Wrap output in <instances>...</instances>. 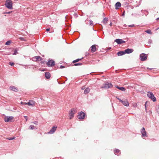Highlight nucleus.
I'll return each instance as SVG.
<instances>
[{
	"mask_svg": "<svg viewBox=\"0 0 159 159\" xmlns=\"http://www.w3.org/2000/svg\"><path fill=\"white\" fill-rule=\"evenodd\" d=\"M12 2L10 0H7L6 1L5 4V6L6 7L9 9H12Z\"/></svg>",
	"mask_w": 159,
	"mask_h": 159,
	"instance_id": "nucleus-1",
	"label": "nucleus"
},
{
	"mask_svg": "<svg viewBox=\"0 0 159 159\" xmlns=\"http://www.w3.org/2000/svg\"><path fill=\"white\" fill-rule=\"evenodd\" d=\"M112 85L111 83L106 82L101 87L102 88L109 89L112 87Z\"/></svg>",
	"mask_w": 159,
	"mask_h": 159,
	"instance_id": "nucleus-2",
	"label": "nucleus"
},
{
	"mask_svg": "<svg viewBox=\"0 0 159 159\" xmlns=\"http://www.w3.org/2000/svg\"><path fill=\"white\" fill-rule=\"evenodd\" d=\"M76 111L75 108L71 109L69 113L70 119H71L74 116V114L76 112Z\"/></svg>",
	"mask_w": 159,
	"mask_h": 159,
	"instance_id": "nucleus-3",
	"label": "nucleus"
},
{
	"mask_svg": "<svg viewBox=\"0 0 159 159\" xmlns=\"http://www.w3.org/2000/svg\"><path fill=\"white\" fill-rule=\"evenodd\" d=\"M148 96L151 98L153 102L156 101V98L155 97L153 94L152 92H148L147 94Z\"/></svg>",
	"mask_w": 159,
	"mask_h": 159,
	"instance_id": "nucleus-4",
	"label": "nucleus"
},
{
	"mask_svg": "<svg viewBox=\"0 0 159 159\" xmlns=\"http://www.w3.org/2000/svg\"><path fill=\"white\" fill-rule=\"evenodd\" d=\"M85 117V113L82 111L79 112L78 114V119H84V118Z\"/></svg>",
	"mask_w": 159,
	"mask_h": 159,
	"instance_id": "nucleus-5",
	"label": "nucleus"
},
{
	"mask_svg": "<svg viewBox=\"0 0 159 159\" xmlns=\"http://www.w3.org/2000/svg\"><path fill=\"white\" fill-rule=\"evenodd\" d=\"M13 117L11 116H7L5 117L4 120L6 122H11L13 120Z\"/></svg>",
	"mask_w": 159,
	"mask_h": 159,
	"instance_id": "nucleus-6",
	"label": "nucleus"
},
{
	"mask_svg": "<svg viewBox=\"0 0 159 159\" xmlns=\"http://www.w3.org/2000/svg\"><path fill=\"white\" fill-rule=\"evenodd\" d=\"M147 55L144 53L141 54L140 55V59L142 61H144L147 59Z\"/></svg>",
	"mask_w": 159,
	"mask_h": 159,
	"instance_id": "nucleus-7",
	"label": "nucleus"
},
{
	"mask_svg": "<svg viewBox=\"0 0 159 159\" xmlns=\"http://www.w3.org/2000/svg\"><path fill=\"white\" fill-rule=\"evenodd\" d=\"M48 67H52L55 65V61L52 60H50L47 63Z\"/></svg>",
	"mask_w": 159,
	"mask_h": 159,
	"instance_id": "nucleus-8",
	"label": "nucleus"
},
{
	"mask_svg": "<svg viewBox=\"0 0 159 159\" xmlns=\"http://www.w3.org/2000/svg\"><path fill=\"white\" fill-rule=\"evenodd\" d=\"M115 42H116L118 44H121L123 43H125V41L120 39H117L115 40Z\"/></svg>",
	"mask_w": 159,
	"mask_h": 159,
	"instance_id": "nucleus-9",
	"label": "nucleus"
},
{
	"mask_svg": "<svg viewBox=\"0 0 159 159\" xmlns=\"http://www.w3.org/2000/svg\"><path fill=\"white\" fill-rule=\"evenodd\" d=\"M96 46L98 47L97 45L95 44L91 46L90 47L91 51L92 52H94L97 50Z\"/></svg>",
	"mask_w": 159,
	"mask_h": 159,
	"instance_id": "nucleus-10",
	"label": "nucleus"
},
{
	"mask_svg": "<svg viewBox=\"0 0 159 159\" xmlns=\"http://www.w3.org/2000/svg\"><path fill=\"white\" fill-rule=\"evenodd\" d=\"M141 133L142 134V136H147L146 134V132L145 130V128L143 127L141 130Z\"/></svg>",
	"mask_w": 159,
	"mask_h": 159,
	"instance_id": "nucleus-11",
	"label": "nucleus"
},
{
	"mask_svg": "<svg viewBox=\"0 0 159 159\" xmlns=\"http://www.w3.org/2000/svg\"><path fill=\"white\" fill-rule=\"evenodd\" d=\"M57 128V127L56 126L53 127L50 131L48 132V133L49 134H53L56 130Z\"/></svg>",
	"mask_w": 159,
	"mask_h": 159,
	"instance_id": "nucleus-12",
	"label": "nucleus"
},
{
	"mask_svg": "<svg viewBox=\"0 0 159 159\" xmlns=\"http://www.w3.org/2000/svg\"><path fill=\"white\" fill-rule=\"evenodd\" d=\"M133 51V50L132 49L127 48L125 50V53L129 54L132 53Z\"/></svg>",
	"mask_w": 159,
	"mask_h": 159,
	"instance_id": "nucleus-13",
	"label": "nucleus"
},
{
	"mask_svg": "<svg viewBox=\"0 0 159 159\" xmlns=\"http://www.w3.org/2000/svg\"><path fill=\"white\" fill-rule=\"evenodd\" d=\"M33 58L34 60H35L37 61H41L42 59V58L39 56H35L33 57Z\"/></svg>",
	"mask_w": 159,
	"mask_h": 159,
	"instance_id": "nucleus-14",
	"label": "nucleus"
},
{
	"mask_svg": "<svg viewBox=\"0 0 159 159\" xmlns=\"http://www.w3.org/2000/svg\"><path fill=\"white\" fill-rule=\"evenodd\" d=\"M121 4L119 2H117L115 4V8L116 9H118L121 7Z\"/></svg>",
	"mask_w": 159,
	"mask_h": 159,
	"instance_id": "nucleus-15",
	"label": "nucleus"
},
{
	"mask_svg": "<svg viewBox=\"0 0 159 159\" xmlns=\"http://www.w3.org/2000/svg\"><path fill=\"white\" fill-rule=\"evenodd\" d=\"M121 102L124 106H128L129 105V103L127 100L125 101H122Z\"/></svg>",
	"mask_w": 159,
	"mask_h": 159,
	"instance_id": "nucleus-16",
	"label": "nucleus"
},
{
	"mask_svg": "<svg viewBox=\"0 0 159 159\" xmlns=\"http://www.w3.org/2000/svg\"><path fill=\"white\" fill-rule=\"evenodd\" d=\"M35 102L34 101L32 100H30L28 102V105L29 106H34L35 105Z\"/></svg>",
	"mask_w": 159,
	"mask_h": 159,
	"instance_id": "nucleus-17",
	"label": "nucleus"
},
{
	"mask_svg": "<svg viewBox=\"0 0 159 159\" xmlns=\"http://www.w3.org/2000/svg\"><path fill=\"white\" fill-rule=\"evenodd\" d=\"M10 89L11 90L15 92H17L18 91L17 88L14 86L10 87Z\"/></svg>",
	"mask_w": 159,
	"mask_h": 159,
	"instance_id": "nucleus-18",
	"label": "nucleus"
},
{
	"mask_svg": "<svg viewBox=\"0 0 159 159\" xmlns=\"http://www.w3.org/2000/svg\"><path fill=\"white\" fill-rule=\"evenodd\" d=\"M125 54V53L124 51H120L117 52V55L118 56H120L123 55Z\"/></svg>",
	"mask_w": 159,
	"mask_h": 159,
	"instance_id": "nucleus-19",
	"label": "nucleus"
},
{
	"mask_svg": "<svg viewBox=\"0 0 159 159\" xmlns=\"http://www.w3.org/2000/svg\"><path fill=\"white\" fill-rule=\"evenodd\" d=\"M114 153L117 155H119L120 154V151L118 149H116L114 151Z\"/></svg>",
	"mask_w": 159,
	"mask_h": 159,
	"instance_id": "nucleus-20",
	"label": "nucleus"
},
{
	"mask_svg": "<svg viewBox=\"0 0 159 159\" xmlns=\"http://www.w3.org/2000/svg\"><path fill=\"white\" fill-rule=\"evenodd\" d=\"M50 74L49 72H46L45 73V77L47 79H49L50 77Z\"/></svg>",
	"mask_w": 159,
	"mask_h": 159,
	"instance_id": "nucleus-21",
	"label": "nucleus"
},
{
	"mask_svg": "<svg viewBox=\"0 0 159 159\" xmlns=\"http://www.w3.org/2000/svg\"><path fill=\"white\" fill-rule=\"evenodd\" d=\"M108 20V19L107 18H105L103 19L102 22L105 24L107 23Z\"/></svg>",
	"mask_w": 159,
	"mask_h": 159,
	"instance_id": "nucleus-22",
	"label": "nucleus"
},
{
	"mask_svg": "<svg viewBox=\"0 0 159 159\" xmlns=\"http://www.w3.org/2000/svg\"><path fill=\"white\" fill-rule=\"evenodd\" d=\"M116 87L118 89L122 91H125V88L123 87H119L118 86H117Z\"/></svg>",
	"mask_w": 159,
	"mask_h": 159,
	"instance_id": "nucleus-23",
	"label": "nucleus"
},
{
	"mask_svg": "<svg viewBox=\"0 0 159 159\" xmlns=\"http://www.w3.org/2000/svg\"><path fill=\"white\" fill-rule=\"evenodd\" d=\"M90 91V89L89 88H87L84 91V93L85 94L88 93Z\"/></svg>",
	"mask_w": 159,
	"mask_h": 159,
	"instance_id": "nucleus-24",
	"label": "nucleus"
},
{
	"mask_svg": "<svg viewBox=\"0 0 159 159\" xmlns=\"http://www.w3.org/2000/svg\"><path fill=\"white\" fill-rule=\"evenodd\" d=\"M83 58H82L81 59H76V60H75L74 61H73V62L74 63H75V62H77L78 61H80Z\"/></svg>",
	"mask_w": 159,
	"mask_h": 159,
	"instance_id": "nucleus-25",
	"label": "nucleus"
},
{
	"mask_svg": "<svg viewBox=\"0 0 159 159\" xmlns=\"http://www.w3.org/2000/svg\"><path fill=\"white\" fill-rule=\"evenodd\" d=\"M145 32H146L147 33L149 34H152V32H151V30H148L145 31Z\"/></svg>",
	"mask_w": 159,
	"mask_h": 159,
	"instance_id": "nucleus-26",
	"label": "nucleus"
},
{
	"mask_svg": "<svg viewBox=\"0 0 159 159\" xmlns=\"http://www.w3.org/2000/svg\"><path fill=\"white\" fill-rule=\"evenodd\" d=\"M11 43V41H10V40L8 41L5 44L7 45H9Z\"/></svg>",
	"mask_w": 159,
	"mask_h": 159,
	"instance_id": "nucleus-27",
	"label": "nucleus"
},
{
	"mask_svg": "<svg viewBox=\"0 0 159 159\" xmlns=\"http://www.w3.org/2000/svg\"><path fill=\"white\" fill-rule=\"evenodd\" d=\"M89 25L93 26V21L91 20H89Z\"/></svg>",
	"mask_w": 159,
	"mask_h": 159,
	"instance_id": "nucleus-28",
	"label": "nucleus"
},
{
	"mask_svg": "<svg viewBox=\"0 0 159 159\" xmlns=\"http://www.w3.org/2000/svg\"><path fill=\"white\" fill-rule=\"evenodd\" d=\"M29 127H30V129H33L35 127L33 125H30Z\"/></svg>",
	"mask_w": 159,
	"mask_h": 159,
	"instance_id": "nucleus-29",
	"label": "nucleus"
},
{
	"mask_svg": "<svg viewBox=\"0 0 159 159\" xmlns=\"http://www.w3.org/2000/svg\"><path fill=\"white\" fill-rule=\"evenodd\" d=\"M14 52L13 53H12V54L13 55H16L17 53V51L16 50H15L14 51Z\"/></svg>",
	"mask_w": 159,
	"mask_h": 159,
	"instance_id": "nucleus-30",
	"label": "nucleus"
},
{
	"mask_svg": "<svg viewBox=\"0 0 159 159\" xmlns=\"http://www.w3.org/2000/svg\"><path fill=\"white\" fill-rule=\"evenodd\" d=\"M152 43V40L151 39H149L148 41V44L150 45Z\"/></svg>",
	"mask_w": 159,
	"mask_h": 159,
	"instance_id": "nucleus-31",
	"label": "nucleus"
},
{
	"mask_svg": "<svg viewBox=\"0 0 159 159\" xmlns=\"http://www.w3.org/2000/svg\"><path fill=\"white\" fill-rule=\"evenodd\" d=\"M82 65V63H75V66H80Z\"/></svg>",
	"mask_w": 159,
	"mask_h": 159,
	"instance_id": "nucleus-32",
	"label": "nucleus"
},
{
	"mask_svg": "<svg viewBox=\"0 0 159 159\" xmlns=\"http://www.w3.org/2000/svg\"><path fill=\"white\" fill-rule=\"evenodd\" d=\"M9 64L11 66H12L14 65V63L13 62H9Z\"/></svg>",
	"mask_w": 159,
	"mask_h": 159,
	"instance_id": "nucleus-33",
	"label": "nucleus"
},
{
	"mask_svg": "<svg viewBox=\"0 0 159 159\" xmlns=\"http://www.w3.org/2000/svg\"><path fill=\"white\" fill-rule=\"evenodd\" d=\"M24 117L25 118V119L27 121L28 120V117L26 116H24Z\"/></svg>",
	"mask_w": 159,
	"mask_h": 159,
	"instance_id": "nucleus-34",
	"label": "nucleus"
},
{
	"mask_svg": "<svg viewBox=\"0 0 159 159\" xmlns=\"http://www.w3.org/2000/svg\"><path fill=\"white\" fill-rule=\"evenodd\" d=\"M157 112L159 114V107H158L157 109Z\"/></svg>",
	"mask_w": 159,
	"mask_h": 159,
	"instance_id": "nucleus-35",
	"label": "nucleus"
},
{
	"mask_svg": "<svg viewBox=\"0 0 159 159\" xmlns=\"http://www.w3.org/2000/svg\"><path fill=\"white\" fill-rule=\"evenodd\" d=\"M12 11H9V12H4V14H10L11 12Z\"/></svg>",
	"mask_w": 159,
	"mask_h": 159,
	"instance_id": "nucleus-36",
	"label": "nucleus"
},
{
	"mask_svg": "<svg viewBox=\"0 0 159 159\" xmlns=\"http://www.w3.org/2000/svg\"><path fill=\"white\" fill-rule=\"evenodd\" d=\"M134 25L133 24L129 25V27H134Z\"/></svg>",
	"mask_w": 159,
	"mask_h": 159,
	"instance_id": "nucleus-37",
	"label": "nucleus"
},
{
	"mask_svg": "<svg viewBox=\"0 0 159 159\" xmlns=\"http://www.w3.org/2000/svg\"><path fill=\"white\" fill-rule=\"evenodd\" d=\"M33 123L34 124L36 125H37L38 122L37 121H35V122H33Z\"/></svg>",
	"mask_w": 159,
	"mask_h": 159,
	"instance_id": "nucleus-38",
	"label": "nucleus"
},
{
	"mask_svg": "<svg viewBox=\"0 0 159 159\" xmlns=\"http://www.w3.org/2000/svg\"><path fill=\"white\" fill-rule=\"evenodd\" d=\"M147 103V102H145V105H144L145 106V110H147V109H146V105Z\"/></svg>",
	"mask_w": 159,
	"mask_h": 159,
	"instance_id": "nucleus-39",
	"label": "nucleus"
},
{
	"mask_svg": "<svg viewBox=\"0 0 159 159\" xmlns=\"http://www.w3.org/2000/svg\"><path fill=\"white\" fill-rule=\"evenodd\" d=\"M64 68V66H61L60 67V68Z\"/></svg>",
	"mask_w": 159,
	"mask_h": 159,
	"instance_id": "nucleus-40",
	"label": "nucleus"
},
{
	"mask_svg": "<svg viewBox=\"0 0 159 159\" xmlns=\"http://www.w3.org/2000/svg\"><path fill=\"white\" fill-rule=\"evenodd\" d=\"M117 99L120 102H122V100L121 99H120L119 98H117Z\"/></svg>",
	"mask_w": 159,
	"mask_h": 159,
	"instance_id": "nucleus-41",
	"label": "nucleus"
},
{
	"mask_svg": "<svg viewBox=\"0 0 159 159\" xmlns=\"http://www.w3.org/2000/svg\"><path fill=\"white\" fill-rule=\"evenodd\" d=\"M14 139V138H9L8 139L9 140H12L13 139Z\"/></svg>",
	"mask_w": 159,
	"mask_h": 159,
	"instance_id": "nucleus-42",
	"label": "nucleus"
},
{
	"mask_svg": "<svg viewBox=\"0 0 159 159\" xmlns=\"http://www.w3.org/2000/svg\"><path fill=\"white\" fill-rule=\"evenodd\" d=\"M49 30H50L49 28H48V29H46V30L47 32H48V31H49Z\"/></svg>",
	"mask_w": 159,
	"mask_h": 159,
	"instance_id": "nucleus-43",
	"label": "nucleus"
},
{
	"mask_svg": "<svg viewBox=\"0 0 159 159\" xmlns=\"http://www.w3.org/2000/svg\"><path fill=\"white\" fill-rule=\"evenodd\" d=\"M85 87H82L81 88V89L83 90L84 89H85Z\"/></svg>",
	"mask_w": 159,
	"mask_h": 159,
	"instance_id": "nucleus-44",
	"label": "nucleus"
},
{
	"mask_svg": "<svg viewBox=\"0 0 159 159\" xmlns=\"http://www.w3.org/2000/svg\"><path fill=\"white\" fill-rule=\"evenodd\" d=\"M110 25L111 26L112 25V23H110Z\"/></svg>",
	"mask_w": 159,
	"mask_h": 159,
	"instance_id": "nucleus-45",
	"label": "nucleus"
},
{
	"mask_svg": "<svg viewBox=\"0 0 159 159\" xmlns=\"http://www.w3.org/2000/svg\"><path fill=\"white\" fill-rule=\"evenodd\" d=\"M28 103H24V104H25V105H28Z\"/></svg>",
	"mask_w": 159,
	"mask_h": 159,
	"instance_id": "nucleus-46",
	"label": "nucleus"
},
{
	"mask_svg": "<svg viewBox=\"0 0 159 159\" xmlns=\"http://www.w3.org/2000/svg\"><path fill=\"white\" fill-rule=\"evenodd\" d=\"M145 12H146V13H147V14H148V12L147 11H146V10H145L144 11Z\"/></svg>",
	"mask_w": 159,
	"mask_h": 159,
	"instance_id": "nucleus-47",
	"label": "nucleus"
},
{
	"mask_svg": "<svg viewBox=\"0 0 159 159\" xmlns=\"http://www.w3.org/2000/svg\"><path fill=\"white\" fill-rule=\"evenodd\" d=\"M24 103H23V102H21V104H24Z\"/></svg>",
	"mask_w": 159,
	"mask_h": 159,
	"instance_id": "nucleus-48",
	"label": "nucleus"
},
{
	"mask_svg": "<svg viewBox=\"0 0 159 159\" xmlns=\"http://www.w3.org/2000/svg\"><path fill=\"white\" fill-rule=\"evenodd\" d=\"M124 13H125V12H124L122 14V16H124Z\"/></svg>",
	"mask_w": 159,
	"mask_h": 159,
	"instance_id": "nucleus-49",
	"label": "nucleus"
},
{
	"mask_svg": "<svg viewBox=\"0 0 159 159\" xmlns=\"http://www.w3.org/2000/svg\"><path fill=\"white\" fill-rule=\"evenodd\" d=\"M157 20H159V18H157V19H156Z\"/></svg>",
	"mask_w": 159,
	"mask_h": 159,
	"instance_id": "nucleus-50",
	"label": "nucleus"
},
{
	"mask_svg": "<svg viewBox=\"0 0 159 159\" xmlns=\"http://www.w3.org/2000/svg\"><path fill=\"white\" fill-rule=\"evenodd\" d=\"M86 24H87V25H88L89 24L87 22H86Z\"/></svg>",
	"mask_w": 159,
	"mask_h": 159,
	"instance_id": "nucleus-51",
	"label": "nucleus"
}]
</instances>
